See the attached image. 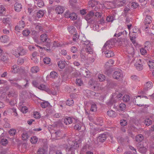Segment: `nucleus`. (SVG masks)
<instances>
[{"label":"nucleus","mask_w":154,"mask_h":154,"mask_svg":"<svg viewBox=\"0 0 154 154\" xmlns=\"http://www.w3.org/2000/svg\"><path fill=\"white\" fill-rule=\"evenodd\" d=\"M66 17L69 18L72 20H75L77 18V14L74 12L71 13L69 11H67L65 14Z\"/></svg>","instance_id":"nucleus-5"},{"label":"nucleus","mask_w":154,"mask_h":154,"mask_svg":"<svg viewBox=\"0 0 154 154\" xmlns=\"http://www.w3.org/2000/svg\"><path fill=\"white\" fill-rule=\"evenodd\" d=\"M148 64L150 69H153L154 67V63L152 61L149 60L148 62Z\"/></svg>","instance_id":"nucleus-48"},{"label":"nucleus","mask_w":154,"mask_h":154,"mask_svg":"<svg viewBox=\"0 0 154 154\" xmlns=\"http://www.w3.org/2000/svg\"><path fill=\"white\" fill-rule=\"evenodd\" d=\"M120 109L121 110H123L126 108L125 105L123 103H121L119 105Z\"/></svg>","instance_id":"nucleus-62"},{"label":"nucleus","mask_w":154,"mask_h":154,"mask_svg":"<svg viewBox=\"0 0 154 154\" xmlns=\"http://www.w3.org/2000/svg\"><path fill=\"white\" fill-rule=\"evenodd\" d=\"M8 142V141L7 139L3 138L1 140L0 143L2 145H5L7 144Z\"/></svg>","instance_id":"nucleus-50"},{"label":"nucleus","mask_w":154,"mask_h":154,"mask_svg":"<svg viewBox=\"0 0 154 154\" xmlns=\"http://www.w3.org/2000/svg\"><path fill=\"white\" fill-rule=\"evenodd\" d=\"M113 40L112 39L107 41L105 44L102 49V52H104L105 56L107 57H113L114 54L113 51L109 50L114 45Z\"/></svg>","instance_id":"nucleus-1"},{"label":"nucleus","mask_w":154,"mask_h":154,"mask_svg":"<svg viewBox=\"0 0 154 154\" xmlns=\"http://www.w3.org/2000/svg\"><path fill=\"white\" fill-rule=\"evenodd\" d=\"M57 73L54 71H53L51 72L50 74V76L52 78H55L57 76Z\"/></svg>","instance_id":"nucleus-49"},{"label":"nucleus","mask_w":154,"mask_h":154,"mask_svg":"<svg viewBox=\"0 0 154 154\" xmlns=\"http://www.w3.org/2000/svg\"><path fill=\"white\" fill-rule=\"evenodd\" d=\"M122 71L120 70L114 71L112 75V77L114 79L119 80L122 78Z\"/></svg>","instance_id":"nucleus-7"},{"label":"nucleus","mask_w":154,"mask_h":154,"mask_svg":"<svg viewBox=\"0 0 154 154\" xmlns=\"http://www.w3.org/2000/svg\"><path fill=\"white\" fill-rule=\"evenodd\" d=\"M126 2L125 0H114L112 3L116 7H121L123 6L126 4Z\"/></svg>","instance_id":"nucleus-6"},{"label":"nucleus","mask_w":154,"mask_h":154,"mask_svg":"<svg viewBox=\"0 0 154 154\" xmlns=\"http://www.w3.org/2000/svg\"><path fill=\"white\" fill-rule=\"evenodd\" d=\"M130 97L128 95H125L123 97V101L125 102L128 101Z\"/></svg>","instance_id":"nucleus-63"},{"label":"nucleus","mask_w":154,"mask_h":154,"mask_svg":"<svg viewBox=\"0 0 154 154\" xmlns=\"http://www.w3.org/2000/svg\"><path fill=\"white\" fill-rule=\"evenodd\" d=\"M138 4L135 2H132L131 3V8L133 9H135L138 7Z\"/></svg>","instance_id":"nucleus-55"},{"label":"nucleus","mask_w":154,"mask_h":154,"mask_svg":"<svg viewBox=\"0 0 154 154\" xmlns=\"http://www.w3.org/2000/svg\"><path fill=\"white\" fill-rule=\"evenodd\" d=\"M14 10L17 12H19L21 11L22 8L21 4L19 3L16 2L14 5Z\"/></svg>","instance_id":"nucleus-12"},{"label":"nucleus","mask_w":154,"mask_h":154,"mask_svg":"<svg viewBox=\"0 0 154 154\" xmlns=\"http://www.w3.org/2000/svg\"><path fill=\"white\" fill-rule=\"evenodd\" d=\"M9 40L8 37L6 35H3L0 37V41L4 43L7 42Z\"/></svg>","instance_id":"nucleus-22"},{"label":"nucleus","mask_w":154,"mask_h":154,"mask_svg":"<svg viewBox=\"0 0 154 154\" xmlns=\"http://www.w3.org/2000/svg\"><path fill=\"white\" fill-rule=\"evenodd\" d=\"M122 94L121 93L118 94L117 93H113L112 97L111 99L110 102L112 104L116 103L119 100V98L122 97Z\"/></svg>","instance_id":"nucleus-3"},{"label":"nucleus","mask_w":154,"mask_h":154,"mask_svg":"<svg viewBox=\"0 0 154 154\" xmlns=\"http://www.w3.org/2000/svg\"><path fill=\"white\" fill-rule=\"evenodd\" d=\"M17 25L22 28H24L25 26V23L24 21L23 20L20 21Z\"/></svg>","instance_id":"nucleus-61"},{"label":"nucleus","mask_w":154,"mask_h":154,"mask_svg":"<svg viewBox=\"0 0 154 154\" xmlns=\"http://www.w3.org/2000/svg\"><path fill=\"white\" fill-rule=\"evenodd\" d=\"M114 61L112 60H109L106 63L105 67L106 69H108L113 66L114 63Z\"/></svg>","instance_id":"nucleus-21"},{"label":"nucleus","mask_w":154,"mask_h":154,"mask_svg":"<svg viewBox=\"0 0 154 154\" xmlns=\"http://www.w3.org/2000/svg\"><path fill=\"white\" fill-rule=\"evenodd\" d=\"M97 124L102 126L103 124V120L101 117H98L96 119Z\"/></svg>","instance_id":"nucleus-30"},{"label":"nucleus","mask_w":154,"mask_h":154,"mask_svg":"<svg viewBox=\"0 0 154 154\" xmlns=\"http://www.w3.org/2000/svg\"><path fill=\"white\" fill-rule=\"evenodd\" d=\"M38 141V138L36 136H33L31 138L30 141L32 144H35Z\"/></svg>","instance_id":"nucleus-40"},{"label":"nucleus","mask_w":154,"mask_h":154,"mask_svg":"<svg viewBox=\"0 0 154 154\" xmlns=\"http://www.w3.org/2000/svg\"><path fill=\"white\" fill-rule=\"evenodd\" d=\"M18 80V79L15 78L13 79H9L8 80V81L10 82L12 86L16 87L17 89L20 90L22 89L23 88L22 86L17 82Z\"/></svg>","instance_id":"nucleus-4"},{"label":"nucleus","mask_w":154,"mask_h":154,"mask_svg":"<svg viewBox=\"0 0 154 154\" xmlns=\"http://www.w3.org/2000/svg\"><path fill=\"white\" fill-rule=\"evenodd\" d=\"M45 150L43 148H40L37 151L38 154H45Z\"/></svg>","instance_id":"nucleus-41"},{"label":"nucleus","mask_w":154,"mask_h":154,"mask_svg":"<svg viewBox=\"0 0 154 154\" xmlns=\"http://www.w3.org/2000/svg\"><path fill=\"white\" fill-rule=\"evenodd\" d=\"M58 66L60 69H63L65 68L66 64L64 61L60 60L58 62Z\"/></svg>","instance_id":"nucleus-28"},{"label":"nucleus","mask_w":154,"mask_h":154,"mask_svg":"<svg viewBox=\"0 0 154 154\" xmlns=\"http://www.w3.org/2000/svg\"><path fill=\"white\" fill-rule=\"evenodd\" d=\"M79 147V144L77 142H75L74 143V145L73 146H71L70 148H66V151L68 154H75V152H77L76 149Z\"/></svg>","instance_id":"nucleus-2"},{"label":"nucleus","mask_w":154,"mask_h":154,"mask_svg":"<svg viewBox=\"0 0 154 154\" xmlns=\"http://www.w3.org/2000/svg\"><path fill=\"white\" fill-rule=\"evenodd\" d=\"M74 104V101L72 99H70L69 100H67L66 101V105L69 106H71L72 105Z\"/></svg>","instance_id":"nucleus-45"},{"label":"nucleus","mask_w":154,"mask_h":154,"mask_svg":"<svg viewBox=\"0 0 154 154\" xmlns=\"http://www.w3.org/2000/svg\"><path fill=\"white\" fill-rule=\"evenodd\" d=\"M152 17L149 15H146L144 20V23L146 25L147 24H150L151 22Z\"/></svg>","instance_id":"nucleus-25"},{"label":"nucleus","mask_w":154,"mask_h":154,"mask_svg":"<svg viewBox=\"0 0 154 154\" xmlns=\"http://www.w3.org/2000/svg\"><path fill=\"white\" fill-rule=\"evenodd\" d=\"M74 118H72L71 117H67L64 120V122L66 125H68L72 123V122H74V120H73Z\"/></svg>","instance_id":"nucleus-17"},{"label":"nucleus","mask_w":154,"mask_h":154,"mask_svg":"<svg viewBox=\"0 0 154 154\" xmlns=\"http://www.w3.org/2000/svg\"><path fill=\"white\" fill-rule=\"evenodd\" d=\"M98 78L100 82H103L106 79L105 76L103 74H99L98 75Z\"/></svg>","instance_id":"nucleus-34"},{"label":"nucleus","mask_w":154,"mask_h":154,"mask_svg":"<svg viewBox=\"0 0 154 154\" xmlns=\"http://www.w3.org/2000/svg\"><path fill=\"white\" fill-rule=\"evenodd\" d=\"M114 17L112 16H109L107 17L106 20L108 22H112L114 20Z\"/></svg>","instance_id":"nucleus-54"},{"label":"nucleus","mask_w":154,"mask_h":154,"mask_svg":"<svg viewBox=\"0 0 154 154\" xmlns=\"http://www.w3.org/2000/svg\"><path fill=\"white\" fill-rule=\"evenodd\" d=\"M137 146L138 149V150L141 153H144L146 151V149L143 145L141 144V143H138Z\"/></svg>","instance_id":"nucleus-10"},{"label":"nucleus","mask_w":154,"mask_h":154,"mask_svg":"<svg viewBox=\"0 0 154 154\" xmlns=\"http://www.w3.org/2000/svg\"><path fill=\"white\" fill-rule=\"evenodd\" d=\"M144 137L141 134L137 135L135 137L136 141L138 143H141L143 140Z\"/></svg>","instance_id":"nucleus-24"},{"label":"nucleus","mask_w":154,"mask_h":154,"mask_svg":"<svg viewBox=\"0 0 154 154\" xmlns=\"http://www.w3.org/2000/svg\"><path fill=\"white\" fill-rule=\"evenodd\" d=\"M22 137L23 140H27L29 137L28 134L26 133H23L22 135Z\"/></svg>","instance_id":"nucleus-46"},{"label":"nucleus","mask_w":154,"mask_h":154,"mask_svg":"<svg viewBox=\"0 0 154 154\" xmlns=\"http://www.w3.org/2000/svg\"><path fill=\"white\" fill-rule=\"evenodd\" d=\"M152 121L149 118H146L145 120L144 123L147 126H149L152 124Z\"/></svg>","instance_id":"nucleus-37"},{"label":"nucleus","mask_w":154,"mask_h":154,"mask_svg":"<svg viewBox=\"0 0 154 154\" xmlns=\"http://www.w3.org/2000/svg\"><path fill=\"white\" fill-rule=\"evenodd\" d=\"M94 12L91 11L85 16V19L87 21H88L94 16Z\"/></svg>","instance_id":"nucleus-19"},{"label":"nucleus","mask_w":154,"mask_h":154,"mask_svg":"<svg viewBox=\"0 0 154 154\" xmlns=\"http://www.w3.org/2000/svg\"><path fill=\"white\" fill-rule=\"evenodd\" d=\"M44 14V11L42 10H39L36 12V15L37 17L40 18L42 17Z\"/></svg>","instance_id":"nucleus-33"},{"label":"nucleus","mask_w":154,"mask_h":154,"mask_svg":"<svg viewBox=\"0 0 154 154\" xmlns=\"http://www.w3.org/2000/svg\"><path fill=\"white\" fill-rule=\"evenodd\" d=\"M8 96L9 97H17L18 96V92L14 89L10 90L8 94Z\"/></svg>","instance_id":"nucleus-9"},{"label":"nucleus","mask_w":154,"mask_h":154,"mask_svg":"<svg viewBox=\"0 0 154 154\" xmlns=\"http://www.w3.org/2000/svg\"><path fill=\"white\" fill-rule=\"evenodd\" d=\"M86 51L90 54L93 53L94 50L92 47V45L90 44L89 46H87L85 48Z\"/></svg>","instance_id":"nucleus-26"},{"label":"nucleus","mask_w":154,"mask_h":154,"mask_svg":"<svg viewBox=\"0 0 154 154\" xmlns=\"http://www.w3.org/2000/svg\"><path fill=\"white\" fill-rule=\"evenodd\" d=\"M65 9L64 7L59 5L56 8L55 11L56 13L58 14H60L63 13Z\"/></svg>","instance_id":"nucleus-13"},{"label":"nucleus","mask_w":154,"mask_h":154,"mask_svg":"<svg viewBox=\"0 0 154 154\" xmlns=\"http://www.w3.org/2000/svg\"><path fill=\"white\" fill-rule=\"evenodd\" d=\"M20 69L19 67H17L16 65H14L11 70V71L14 73H16L18 72Z\"/></svg>","instance_id":"nucleus-23"},{"label":"nucleus","mask_w":154,"mask_h":154,"mask_svg":"<svg viewBox=\"0 0 154 154\" xmlns=\"http://www.w3.org/2000/svg\"><path fill=\"white\" fill-rule=\"evenodd\" d=\"M19 52L18 54H16L15 56L16 57H18L19 56H23L26 54L27 52V51L24 50L22 47L20 48H19Z\"/></svg>","instance_id":"nucleus-11"},{"label":"nucleus","mask_w":154,"mask_h":154,"mask_svg":"<svg viewBox=\"0 0 154 154\" xmlns=\"http://www.w3.org/2000/svg\"><path fill=\"white\" fill-rule=\"evenodd\" d=\"M1 59L2 61L6 62L8 59V56L7 54L6 55L4 54L2 57Z\"/></svg>","instance_id":"nucleus-39"},{"label":"nucleus","mask_w":154,"mask_h":154,"mask_svg":"<svg viewBox=\"0 0 154 154\" xmlns=\"http://www.w3.org/2000/svg\"><path fill=\"white\" fill-rule=\"evenodd\" d=\"M88 84L89 86L91 87H92V88H94V89L96 88L95 82V81L93 80V79H91L88 82Z\"/></svg>","instance_id":"nucleus-31"},{"label":"nucleus","mask_w":154,"mask_h":154,"mask_svg":"<svg viewBox=\"0 0 154 154\" xmlns=\"http://www.w3.org/2000/svg\"><path fill=\"white\" fill-rule=\"evenodd\" d=\"M37 5L38 7L41 8L44 5V3L42 0H39L37 3Z\"/></svg>","instance_id":"nucleus-58"},{"label":"nucleus","mask_w":154,"mask_h":154,"mask_svg":"<svg viewBox=\"0 0 154 154\" xmlns=\"http://www.w3.org/2000/svg\"><path fill=\"white\" fill-rule=\"evenodd\" d=\"M38 88L40 90L45 91L48 93L50 92V90L48 87L43 84L40 85Z\"/></svg>","instance_id":"nucleus-14"},{"label":"nucleus","mask_w":154,"mask_h":154,"mask_svg":"<svg viewBox=\"0 0 154 154\" xmlns=\"http://www.w3.org/2000/svg\"><path fill=\"white\" fill-rule=\"evenodd\" d=\"M74 120L75 121L74 123H75V125L74 126V129L75 130L79 131L81 129L82 124L77 119L74 118L73 120Z\"/></svg>","instance_id":"nucleus-8"},{"label":"nucleus","mask_w":154,"mask_h":154,"mask_svg":"<svg viewBox=\"0 0 154 154\" xmlns=\"http://www.w3.org/2000/svg\"><path fill=\"white\" fill-rule=\"evenodd\" d=\"M107 114L109 117H115L116 116V114L114 111L112 110H109L107 111Z\"/></svg>","instance_id":"nucleus-32"},{"label":"nucleus","mask_w":154,"mask_h":154,"mask_svg":"<svg viewBox=\"0 0 154 154\" xmlns=\"http://www.w3.org/2000/svg\"><path fill=\"white\" fill-rule=\"evenodd\" d=\"M109 85L110 87L113 88L117 86V83L115 82L112 81L110 82Z\"/></svg>","instance_id":"nucleus-60"},{"label":"nucleus","mask_w":154,"mask_h":154,"mask_svg":"<svg viewBox=\"0 0 154 154\" xmlns=\"http://www.w3.org/2000/svg\"><path fill=\"white\" fill-rule=\"evenodd\" d=\"M20 110L23 113H25L27 112L28 109L26 106H23L21 107Z\"/></svg>","instance_id":"nucleus-51"},{"label":"nucleus","mask_w":154,"mask_h":154,"mask_svg":"<svg viewBox=\"0 0 154 154\" xmlns=\"http://www.w3.org/2000/svg\"><path fill=\"white\" fill-rule=\"evenodd\" d=\"M97 2L96 1L89 2H88L90 6H91L92 7L95 6L97 4Z\"/></svg>","instance_id":"nucleus-53"},{"label":"nucleus","mask_w":154,"mask_h":154,"mask_svg":"<svg viewBox=\"0 0 154 154\" xmlns=\"http://www.w3.org/2000/svg\"><path fill=\"white\" fill-rule=\"evenodd\" d=\"M134 66L136 67V69L139 70H140L143 69V65L139 63H136L134 64Z\"/></svg>","instance_id":"nucleus-38"},{"label":"nucleus","mask_w":154,"mask_h":154,"mask_svg":"<svg viewBox=\"0 0 154 154\" xmlns=\"http://www.w3.org/2000/svg\"><path fill=\"white\" fill-rule=\"evenodd\" d=\"M32 85L33 86L38 88L40 85L36 80H34L32 82Z\"/></svg>","instance_id":"nucleus-57"},{"label":"nucleus","mask_w":154,"mask_h":154,"mask_svg":"<svg viewBox=\"0 0 154 154\" xmlns=\"http://www.w3.org/2000/svg\"><path fill=\"white\" fill-rule=\"evenodd\" d=\"M71 51L73 53H76L77 51L78 50L76 47L75 46H72L71 47L70 49Z\"/></svg>","instance_id":"nucleus-64"},{"label":"nucleus","mask_w":154,"mask_h":154,"mask_svg":"<svg viewBox=\"0 0 154 154\" xmlns=\"http://www.w3.org/2000/svg\"><path fill=\"white\" fill-rule=\"evenodd\" d=\"M106 136L105 134H100L98 137L97 140L100 142L103 143L104 142L106 139Z\"/></svg>","instance_id":"nucleus-15"},{"label":"nucleus","mask_w":154,"mask_h":154,"mask_svg":"<svg viewBox=\"0 0 154 154\" xmlns=\"http://www.w3.org/2000/svg\"><path fill=\"white\" fill-rule=\"evenodd\" d=\"M30 33V31L28 29L24 30L22 32V34L23 35L25 36H27Z\"/></svg>","instance_id":"nucleus-47"},{"label":"nucleus","mask_w":154,"mask_h":154,"mask_svg":"<svg viewBox=\"0 0 154 154\" xmlns=\"http://www.w3.org/2000/svg\"><path fill=\"white\" fill-rule=\"evenodd\" d=\"M97 109L96 104L94 103L91 104L90 111L91 112H95L97 111Z\"/></svg>","instance_id":"nucleus-35"},{"label":"nucleus","mask_w":154,"mask_h":154,"mask_svg":"<svg viewBox=\"0 0 154 154\" xmlns=\"http://www.w3.org/2000/svg\"><path fill=\"white\" fill-rule=\"evenodd\" d=\"M43 61L45 63L49 64L50 62L51 59L49 58L46 57L44 58Z\"/></svg>","instance_id":"nucleus-59"},{"label":"nucleus","mask_w":154,"mask_h":154,"mask_svg":"<svg viewBox=\"0 0 154 154\" xmlns=\"http://www.w3.org/2000/svg\"><path fill=\"white\" fill-rule=\"evenodd\" d=\"M67 29L69 33L70 34H73L77 32L75 28L72 26H68Z\"/></svg>","instance_id":"nucleus-16"},{"label":"nucleus","mask_w":154,"mask_h":154,"mask_svg":"<svg viewBox=\"0 0 154 154\" xmlns=\"http://www.w3.org/2000/svg\"><path fill=\"white\" fill-rule=\"evenodd\" d=\"M105 73L108 76H110L112 73V70L109 68L105 70Z\"/></svg>","instance_id":"nucleus-56"},{"label":"nucleus","mask_w":154,"mask_h":154,"mask_svg":"<svg viewBox=\"0 0 154 154\" xmlns=\"http://www.w3.org/2000/svg\"><path fill=\"white\" fill-rule=\"evenodd\" d=\"M127 51L128 54L131 55L133 56L135 54L134 49L132 47H130L127 48Z\"/></svg>","instance_id":"nucleus-27"},{"label":"nucleus","mask_w":154,"mask_h":154,"mask_svg":"<svg viewBox=\"0 0 154 154\" xmlns=\"http://www.w3.org/2000/svg\"><path fill=\"white\" fill-rule=\"evenodd\" d=\"M40 38L42 42H45L47 41H49V39L48 38L47 35L45 34L42 35L40 36Z\"/></svg>","instance_id":"nucleus-20"},{"label":"nucleus","mask_w":154,"mask_h":154,"mask_svg":"<svg viewBox=\"0 0 154 154\" xmlns=\"http://www.w3.org/2000/svg\"><path fill=\"white\" fill-rule=\"evenodd\" d=\"M75 82L79 86H81L83 84V82L80 79H76Z\"/></svg>","instance_id":"nucleus-44"},{"label":"nucleus","mask_w":154,"mask_h":154,"mask_svg":"<svg viewBox=\"0 0 154 154\" xmlns=\"http://www.w3.org/2000/svg\"><path fill=\"white\" fill-rule=\"evenodd\" d=\"M49 105V103L47 101H44L42 102L41 105L42 107L46 108Z\"/></svg>","instance_id":"nucleus-42"},{"label":"nucleus","mask_w":154,"mask_h":154,"mask_svg":"<svg viewBox=\"0 0 154 154\" xmlns=\"http://www.w3.org/2000/svg\"><path fill=\"white\" fill-rule=\"evenodd\" d=\"M39 70V68L37 66H34L31 69V71L33 73L37 72Z\"/></svg>","instance_id":"nucleus-36"},{"label":"nucleus","mask_w":154,"mask_h":154,"mask_svg":"<svg viewBox=\"0 0 154 154\" xmlns=\"http://www.w3.org/2000/svg\"><path fill=\"white\" fill-rule=\"evenodd\" d=\"M9 133L11 135H14L16 133V130L15 129H11L9 131Z\"/></svg>","instance_id":"nucleus-52"},{"label":"nucleus","mask_w":154,"mask_h":154,"mask_svg":"<svg viewBox=\"0 0 154 154\" xmlns=\"http://www.w3.org/2000/svg\"><path fill=\"white\" fill-rule=\"evenodd\" d=\"M132 21L131 18L128 17H126L125 19V24H132Z\"/></svg>","instance_id":"nucleus-43"},{"label":"nucleus","mask_w":154,"mask_h":154,"mask_svg":"<svg viewBox=\"0 0 154 154\" xmlns=\"http://www.w3.org/2000/svg\"><path fill=\"white\" fill-rule=\"evenodd\" d=\"M153 84L151 82H146V84L145 85V87L144 89L145 91H147L149 89H150L152 86Z\"/></svg>","instance_id":"nucleus-18"},{"label":"nucleus","mask_w":154,"mask_h":154,"mask_svg":"<svg viewBox=\"0 0 154 154\" xmlns=\"http://www.w3.org/2000/svg\"><path fill=\"white\" fill-rule=\"evenodd\" d=\"M149 43V42H146V43H145V48H140V51L141 54L143 55H144L146 54V51L145 49V48L147 47V46H148L149 44H146L147 43Z\"/></svg>","instance_id":"nucleus-29"}]
</instances>
